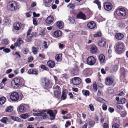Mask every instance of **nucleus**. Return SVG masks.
Returning <instances> with one entry per match:
<instances>
[{"label": "nucleus", "instance_id": "1", "mask_svg": "<svg viewBox=\"0 0 128 128\" xmlns=\"http://www.w3.org/2000/svg\"><path fill=\"white\" fill-rule=\"evenodd\" d=\"M25 83L24 80L22 78H16L12 80L11 85L13 86L18 87L20 85H24Z\"/></svg>", "mask_w": 128, "mask_h": 128}, {"label": "nucleus", "instance_id": "2", "mask_svg": "<svg viewBox=\"0 0 128 128\" xmlns=\"http://www.w3.org/2000/svg\"><path fill=\"white\" fill-rule=\"evenodd\" d=\"M7 8L12 11H16L18 10L20 7L18 4L14 1L10 2L8 4Z\"/></svg>", "mask_w": 128, "mask_h": 128}, {"label": "nucleus", "instance_id": "3", "mask_svg": "<svg viewBox=\"0 0 128 128\" xmlns=\"http://www.w3.org/2000/svg\"><path fill=\"white\" fill-rule=\"evenodd\" d=\"M116 52L118 54H121L125 50V46L124 44L121 42H117L116 44Z\"/></svg>", "mask_w": 128, "mask_h": 128}, {"label": "nucleus", "instance_id": "4", "mask_svg": "<svg viewBox=\"0 0 128 128\" xmlns=\"http://www.w3.org/2000/svg\"><path fill=\"white\" fill-rule=\"evenodd\" d=\"M126 14V12L124 8H120L114 11L115 16L118 15L119 16H125Z\"/></svg>", "mask_w": 128, "mask_h": 128}, {"label": "nucleus", "instance_id": "5", "mask_svg": "<svg viewBox=\"0 0 128 128\" xmlns=\"http://www.w3.org/2000/svg\"><path fill=\"white\" fill-rule=\"evenodd\" d=\"M96 58L93 56L88 57L86 60L87 64L90 66L94 65L96 62Z\"/></svg>", "mask_w": 128, "mask_h": 128}, {"label": "nucleus", "instance_id": "6", "mask_svg": "<svg viewBox=\"0 0 128 128\" xmlns=\"http://www.w3.org/2000/svg\"><path fill=\"white\" fill-rule=\"evenodd\" d=\"M50 83V81L48 79L44 78L42 79V85L44 88L47 89L48 88Z\"/></svg>", "mask_w": 128, "mask_h": 128}, {"label": "nucleus", "instance_id": "7", "mask_svg": "<svg viewBox=\"0 0 128 128\" xmlns=\"http://www.w3.org/2000/svg\"><path fill=\"white\" fill-rule=\"evenodd\" d=\"M11 99L14 101L18 100L19 98L18 94L16 92H13L11 94L10 96Z\"/></svg>", "mask_w": 128, "mask_h": 128}, {"label": "nucleus", "instance_id": "8", "mask_svg": "<svg viewBox=\"0 0 128 128\" xmlns=\"http://www.w3.org/2000/svg\"><path fill=\"white\" fill-rule=\"evenodd\" d=\"M82 82L81 79L78 77H76L73 78L72 80V83L76 85L79 84Z\"/></svg>", "mask_w": 128, "mask_h": 128}, {"label": "nucleus", "instance_id": "9", "mask_svg": "<svg viewBox=\"0 0 128 128\" xmlns=\"http://www.w3.org/2000/svg\"><path fill=\"white\" fill-rule=\"evenodd\" d=\"M104 7L105 10L109 11L111 10L112 8V5L110 2H106L104 3Z\"/></svg>", "mask_w": 128, "mask_h": 128}, {"label": "nucleus", "instance_id": "10", "mask_svg": "<svg viewBox=\"0 0 128 128\" xmlns=\"http://www.w3.org/2000/svg\"><path fill=\"white\" fill-rule=\"evenodd\" d=\"M26 105L24 104H22L20 105L18 107V111L21 113H23L25 112L26 109L25 107Z\"/></svg>", "mask_w": 128, "mask_h": 128}, {"label": "nucleus", "instance_id": "11", "mask_svg": "<svg viewBox=\"0 0 128 128\" xmlns=\"http://www.w3.org/2000/svg\"><path fill=\"white\" fill-rule=\"evenodd\" d=\"M77 18L83 19L84 20H86L85 14L82 12H80L76 16Z\"/></svg>", "mask_w": 128, "mask_h": 128}, {"label": "nucleus", "instance_id": "12", "mask_svg": "<svg viewBox=\"0 0 128 128\" xmlns=\"http://www.w3.org/2000/svg\"><path fill=\"white\" fill-rule=\"evenodd\" d=\"M54 20V17L50 16L48 17L46 20V24H50L53 23Z\"/></svg>", "mask_w": 128, "mask_h": 128}, {"label": "nucleus", "instance_id": "13", "mask_svg": "<svg viewBox=\"0 0 128 128\" xmlns=\"http://www.w3.org/2000/svg\"><path fill=\"white\" fill-rule=\"evenodd\" d=\"M48 114H49L50 116V119L51 120L55 119V115H54L52 111V110H49L47 112Z\"/></svg>", "mask_w": 128, "mask_h": 128}, {"label": "nucleus", "instance_id": "14", "mask_svg": "<svg viewBox=\"0 0 128 128\" xmlns=\"http://www.w3.org/2000/svg\"><path fill=\"white\" fill-rule=\"evenodd\" d=\"M21 24L20 22H16L14 24V28L16 30H19L21 27Z\"/></svg>", "mask_w": 128, "mask_h": 128}, {"label": "nucleus", "instance_id": "15", "mask_svg": "<svg viewBox=\"0 0 128 128\" xmlns=\"http://www.w3.org/2000/svg\"><path fill=\"white\" fill-rule=\"evenodd\" d=\"M96 26V24L92 21L89 22L87 24L88 27L90 29L94 28Z\"/></svg>", "mask_w": 128, "mask_h": 128}, {"label": "nucleus", "instance_id": "16", "mask_svg": "<svg viewBox=\"0 0 128 128\" xmlns=\"http://www.w3.org/2000/svg\"><path fill=\"white\" fill-rule=\"evenodd\" d=\"M47 110H44L41 111H40V116H42V118L43 119L46 118H47V116L45 112H46Z\"/></svg>", "mask_w": 128, "mask_h": 128}, {"label": "nucleus", "instance_id": "17", "mask_svg": "<svg viewBox=\"0 0 128 128\" xmlns=\"http://www.w3.org/2000/svg\"><path fill=\"white\" fill-rule=\"evenodd\" d=\"M29 74H34L37 75L38 74V71L36 69L32 68L30 69L28 71Z\"/></svg>", "mask_w": 128, "mask_h": 128}, {"label": "nucleus", "instance_id": "18", "mask_svg": "<svg viewBox=\"0 0 128 128\" xmlns=\"http://www.w3.org/2000/svg\"><path fill=\"white\" fill-rule=\"evenodd\" d=\"M112 83V79L110 78H108L106 80V84L107 86L111 85Z\"/></svg>", "mask_w": 128, "mask_h": 128}, {"label": "nucleus", "instance_id": "19", "mask_svg": "<svg viewBox=\"0 0 128 128\" xmlns=\"http://www.w3.org/2000/svg\"><path fill=\"white\" fill-rule=\"evenodd\" d=\"M98 43V46H103L105 45L106 44L105 40L104 38H102L101 40L99 41Z\"/></svg>", "mask_w": 128, "mask_h": 128}, {"label": "nucleus", "instance_id": "20", "mask_svg": "<svg viewBox=\"0 0 128 128\" xmlns=\"http://www.w3.org/2000/svg\"><path fill=\"white\" fill-rule=\"evenodd\" d=\"M98 49L97 47L94 45L92 46L90 48V52L91 53L94 54L96 53Z\"/></svg>", "mask_w": 128, "mask_h": 128}, {"label": "nucleus", "instance_id": "21", "mask_svg": "<svg viewBox=\"0 0 128 128\" xmlns=\"http://www.w3.org/2000/svg\"><path fill=\"white\" fill-rule=\"evenodd\" d=\"M23 41L20 38L18 39L16 42L14 44V46H19L20 45L22 44Z\"/></svg>", "mask_w": 128, "mask_h": 128}, {"label": "nucleus", "instance_id": "22", "mask_svg": "<svg viewBox=\"0 0 128 128\" xmlns=\"http://www.w3.org/2000/svg\"><path fill=\"white\" fill-rule=\"evenodd\" d=\"M47 64L49 67L53 68L55 66V63L54 61L50 60L48 62Z\"/></svg>", "mask_w": 128, "mask_h": 128}, {"label": "nucleus", "instance_id": "23", "mask_svg": "<svg viewBox=\"0 0 128 128\" xmlns=\"http://www.w3.org/2000/svg\"><path fill=\"white\" fill-rule=\"evenodd\" d=\"M124 36L123 34L121 33H118L116 34V38L119 40H122L124 37Z\"/></svg>", "mask_w": 128, "mask_h": 128}, {"label": "nucleus", "instance_id": "24", "mask_svg": "<svg viewBox=\"0 0 128 128\" xmlns=\"http://www.w3.org/2000/svg\"><path fill=\"white\" fill-rule=\"evenodd\" d=\"M62 54H56L55 56V59L57 62H60L61 61L62 59Z\"/></svg>", "mask_w": 128, "mask_h": 128}, {"label": "nucleus", "instance_id": "25", "mask_svg": "<svg viewBox=\"0 0 128 128\" xmlns=\"http://www.w3.org/2000/svg\"><path fill=\"white\" fill-rule=\"evenodd\" d=\"M53 0H43V3L44 5L47 6H49L50 4L52 2Z\"/></svg>", "mask_w": 128, "mask_h": 128}, {"label": "nucleus", "instance_id": "26", "mask_svg": "<svg viewBox=\"0 0 128 128\" xmlns=\"http://www.w3.org/2000/svg\"><path fill=\"white\" fill-rule=\"evenodd\" d=\"M61 92L60 91L56 90L54 92L55 96L57 98L59 99L61 94Z\"/></svg>", "mask_w": 128, "mask_h": 128}, {"label": "nucleus", "instance_id": "27", "mask_svg": "<svg viewBox=\"0 0 128 128\" xmlns=\"http://www.w3.org/2000/svg\"><path fill=\"white\" fill-rule=\"evenodd\" d=\"M56 25L59 28H63L64 26L63 22L60 21H58L56 23Z\"/></svg>", "mask_w": 128, "mask_h": 128}, {"label": "nucleus", "instance_id": "28", "mask_svg": "<svg viewBox=\"0 0 128 128\" xmlns=\"http://www.w3.org/2000/svg\"><path fill=\"white\" fill-rule=\"evenodd\" d=\"M10 118L13 120L18 122H20L21 121V119L17 117L11 116Z\"/></svg>", "mask_w": 128, "mask_h": 128}, {"label": "nucleus", "instance_id": "29", "mask_svg": "<svg viewBox=\"0 0 128 128\" xmlns=\"http://www.w3.org/2000/svg\"><path fill=\"white\" fill-rule=\"evenodd\" d=\"M99 60L101 62H103L105 59V56L103 54L100 55L98 57Z\"/></svg>", "mask_w": 128, "mask_h": 128}, {"label": "nucleus", "instance_id": "30", "mask_svg": "<svg viewBox=\"0 0 128 128\" xmlns=\"http://www.w3.org/2000/svg\"><path fill=\"white\" fill-rule=\"evenodd\" d=\"M6 100V98L4 97H2L0 98V104L2 105L4 104Z\"/></svg>", "mask_w": 128, "mask_h": 128}, {"label": "nucleus", "instance_id": "31", "mask_svg": "<svg viewBox=\"0 0 128 128\" xmlns=\"http://www.w3.org/2000/svg\"><path fill=\"white\" fill-rule=\"evenodd\" d=\"M32 34H30V33H27V37L28 39L26 40V42H29L31 41L30 40V39L32 38Z\"/></svg>", "mask_w": 128, "mask_h": 128}, {"label": "nucleus", "instance_id": "32", "mask_svg": "<svg viewBox=\"0 0 128 128\" xmlns=\"http://www.w3.org/2000/svg\"><path fill=\"white\" fill-rule=\"evenodd\" d=\"M54 34L56 36L59 37L61 35L62 32L60 30L54 32Z\"/></svg>", "mask_w": 128, "mask_h": 128}, {"label": "nucleus", "instance_id": "33", "mask_svg": "<svg viewBox=\"0 0 128 128\" xmlns=\"http://www.w3.org/2000/svg\"><path fill=\"white\" fill-rule=\"evenodd\" d=\"M94 2L97 4L98 8L99 9H100L101 8V6L100 2L98 0H96Z\"/></svg>", "mask_w": 128, "mask_h": 128}, {"label": "nucleus", "instance_id": "34", "mask_svg": "<svg viewBox=\"0 0 128 128\" xmlns=\"http://www.w3.org/2000/svg\"><path fill=\"white\" fill-rule=\"evenodd\" d=\"M66 98V95L65 92L64 91L62 92V96L61 97V99L62 100H64Z\"/></svg>", "mask_w": 128, "mask_h": 128}, {"label": "nucleus", "instance_id": "35", "mask_svg": "<svg viewBox=\"0 0 128 128\" xmlns=\"http://www.w3.org/2000/svg\"><path fill=\"white\" fill-rule=\"evenodd\" d=\"M8 118L7 117H4L0 120V121L6 124H7L6 122L8 120Z\"/></svg>", "mask_w": 128, "mask_h": 128}, {"label": "nucleus", "instance_id": "36", "mask_svg": "<svg viewBox=\"0 0 128 128\" xmlns=\"http://www.w3.org/2000/svg\"><path fill=\"white\" fill-rule=\"evenodd\" d=\"M68 20L71 24H73L75 22V20L73 16L70 17L68 16Z\"/></svg>", "mask_w": 128, "mask_h": 128}, {"label": "nucleus", "instance_id": "37", "mask_svg": "<svg viewBox=\"0 0 128 128\" xmlns=\"http://www.w3.org/2000/svg\"><path fill=\"white\" fill-rule=\"evenodd\" d=\"M32 51L34 54H37V53L38 52V49L36 48L33 46L32 48Z\"/></svg>", "mask_w": 128, "mask_h": 128}, {"label": "nucleus", "instance_id": "38", "mask_svg": "<svg viewBox=\"0 0 128 128\" xmlns=\"http://www.w3.org/2000/svg\"><path fill=\"white\" fill-rule=\"evenodd\" d=\"M29 114H22L20 115V118H21L25 119L29 116Z\"/></svg>", "mask_w": 128, "mask_h": 128}, {"label": "nucleus", "instance_id": "39", "mask_svg": "<svg viewBox=\"0 0 128 128\" xmlns=\"http://www.w3.org/2000/svg\"><path fill=\"white\" fill-rule=\"evenodd\" d=\"M13 108L12 106H10L6 108L5 111L6 112H11L13 110Z\"/></svg>", "mask_w": 128, "mask_h": 128}, {"label": "nucleus", "instance_id": "40", "mask_svg": "<svg viewBox=\"0 0 128 128\" xmlns=\"http://www.w3.org/2000/svg\"><path fill=\"white\" fill-rule=\"evenodd\" d=\"M97 100L98 102L103 103H104L105 102H106L105 100L102 98L100 97L97 98Z\"/></svg>", "mask_w": 128, "mask_h": 128}, {"label": "nucleus", "instance_id": "41", "mask_svg": "<svg viewBox=\"0 0 128 128\" xmlns=\"http://www.w3.org/2000/svg\"><path fill=\"white\" fill-rule=\"evenodd\" d=\"M126 99L125 98H124L120 99L119 102H118V104H123L124 103L126 102Z\"/></svg>", "mask_w": 128, "mask_h": 128}, {"label": "nucleus", "instance_id": "42", "mask_svg": "<svg viewBox=\"0 0 128 128\" xmlns=\"http://www.w3.org/2000/svg\"><path fill=\"white\" fill-rule=\"evenodd\" d=\"M93 86L94 88V92H96L97 89V87L96 82H94L93 83Z\"/></svg>", "mask_w": 128, "mask_h": 128}, {"label": "nucleus", "instance_id": "43", "mask_svg": "<svg viewBox=\"0 0 128 128\" xmlns=\"http://www.w3.org/2000/svg\"><path fill=\"white\" fill-rule=\"evenodd\" d=\"M83 94L86 96H88L89 95V92L88 90H84L82 91Z\"/></svg>", "mask_w": 128, "mask_h": 128}, {"label": "nucleus", "instance_id": "44", "mask_svg": "<svg viewBox=\"0 0 128 128\" xmlns=\"http://www.w3.org/2000/svg\"><path fill=\"white\" fill-rule=\"evenodd\" d=\"M4 21L5 22V24H8L11 22V21L9 18H5L4 20Z\"/></svg>", "mask_w": 128, "mask_h": 128}, {"label": "nucleus", "instance_id": "45", "mask_svg": "<svg viewBox=\"0 0 128 128\" xmlns=\"http://www.w3.org/2000/svg\"><path fill=\"white\" fill-rule=\"evenodd\" d=\"M101 35L100 32H98L94 34V37H100Z\"/></svg>", "mask_w": 128, "mask_h": 128}, {"label": "nucleus", "instance_id": "46", "mask_svg": "<svg viewBox=\"0 0 128 128\" xmlns=\"http://www.w3.org/2000/svg\"><path fill=\"white\" fill-rule=\"evenodd\" d=\"M14 55L17 58H20L21 57L18 52H16L14 54Z\"/></svg>", "mask_w": 128, "mask_h": 128}, {"label": "nucleus", "instance_id": "47", "mask_svg": "<svg viewBox=\"0 0 128 128\" xmlns=\"http://www.w3.org/2000/svg\"><path fill=\"white\" fill-rule=\"evenodd\" d=\"M75 5L74 4L70 3L68 6L71 8L74 9V7Z\"/></svg>", "mask_w": 128, "mask_h": 128}, {"label": "nucleus", "instance_id": "48", "mask_svg": "<svg viewBox=\"0 0 128 128\" xmlns=\"http://www.w3.org/2000/svg\"><path fill=\"white\" fill-rule=\"evenodd\" d=\"M126 23V22H124L123 20H122L120 23L119 26L120 27H124V26L125 24Z\"/></svg>", "mask_w": 128, "mask_h": 128}, {"label": "nucleus", "instance_id": "49", "mask_svg": "<svg viewBox=\"0 0 128 128\" xmlns=\"http://www.w3.org/2000/svg\"><path fill=\"white\" fill-rule=\"evenodd\" d=\"M126 112L125 111H122V112L121 115L123 117L126 116Z\"/></svg>", "mask_w": 128, "mask_h": 128}, {"label": "nucleus", "instance_id": "50", "mask_svg": "<svg viewBox=\"0 0 128 128\" xmlns=\"http://www.w3.org/2000/svg\"><path fill=\"white\" fill-rule=\"evenodd\" d=\"M89 108L92 111H93L94 110V108L93 105L92 104H90L89 105Z\"/></svg>", "mask_w": 128, "mask_h": 128}, {"label": "nucleus", "instance_id": "51", "mask_svg": "<svg viewBox=\"0 0 128 128\" xmlns=\"http://www.w3.org/2000/svg\"><path fill=\"white\" fill-rule=\"evenodd\" d=\"M112 128H119V126L117 124H115L113 125Z\"/></svg>", "mask_w": 128, "mask_h": 128}, {"label": "nucleus", "instance_id": "52", "mask_svg": "<svg viewBox=\"0 0 128 128\" xmlns=\"http://www.w3.org/2000/svg\"><path fill=\"white\" fill-rule=\"evenodd\" d=\"M108 93L110 94H112L114 93V91L113 90L110 89H108Z\"/></svg>", "mask_w": 128, "mask_h": 128}, {"label": "nucleus", "instance_id": "53", "mask_svg": "<svg viewBox=\"0 0 128 128\" xmlns=\"http://www.w3.org/2000/svg\"><path fill=\"white\" fill-rule=\"evenodd\" d=\"M3 50L5 52L7 53L10 52V49L8 48H4Z\"/></svg>", "mask_w": 128, "mask_h": 128}, {"label": "nucleus", "instance_id": "54", "mask_svg": "<svg viewBox=\"0 0 128 128\" xmlns=\"http://www.w3.org/2000/svg\"><path fill=\"white\" fill-rule=\"evenodd\" d=\"M121 73L124 74H125L126 72V70H125L123 68H121Z\"/></svg>", "mask_w": 128, "mask_h": 128}, {"label": "nucleus", "instance_id": "55", "mask_svg": "<svg viewBox=\"0 0 128 128\" xmlns=\"http://www.w3.org/2000/svg\"><path fill=\"white\" fill-rule=\"evenodd\" d=\"M33 22L34 25L37 26L38 25L37 22L36 21V18H34L33 20Z\"/></svg>", "mask_w": 128, "mask_h": 128}, {"label": "nucleus", "instance_id": "56", "mask_svg": "<svg viewBox=\"0 0 128 128\" xmlns=\"http://www.w3.org/2000/svg\"><path fill=\"white\" fill-rule=\"evenodd\" d=\"M43 45L44 48L46 49L48 48V46L47 44V42L46 41H44L43 42Z\"/></svg>", "mask_w": 128, "mask_h": 128}, {"label": "nucleus", "instance_id": "57", "mask_svg": "<svg viewBox=\"0 0 128 128\" xmlns=\"http://www.w3.org/2000/svg\"><path fill=\"white\" fill-rule=\"evenodd\" d=\"M33 60V58L32 56L29 57L28 60V62H30L32 61Z\"/></svg>", "mask_w": 128, "mask_h": 128}, {"label": "nucleus", "instance_id": "58", "mask_svg": "<svg viewBox=\"0 0 128 128\" xmlns=\"http://www.w3.org/2000/svg\"><path fill=\"white\" fill-rule=\"evenodd\" d=\"M85 81L87 83H89L91 82V80L90 78H87L86 79Z\"/></svg>", "mask_w": 128, "mask_h": 128}, {"label": "nucleus", "instance_id": "59", "mask_svg": "<svg viewBox=\"0 0 128 128\" xmlns=\"http://www.w3.org/2000/svg\"><path fill=\"white\" fill-rule=\"evenodd\" d=\"M118 68V66L117 65L114 66L113 68V70L114 71H116Z\"/></svg>", "mask_w": 128, "mask_h": 128}, {"label": "nucleus", "instance_id": "60", "mask_svg": "<svg viewBox=\"0 0 128 128\" xmlns=\"http://www.w3.org/2000/svg\"><path fill=\"white\" fill-rule=\"evenodd\" d=\"M45 30H42L39 33V34L43 36L45 34Z\"/></svg>", "mask_w": 128, "mask_h": 128}, {"label": "nucleus", "instance_id": "61", "mask_svg": "<svg viewBox=\"0 0 128 128\" xmlns=\"http://www.w3.org/2000/svg\"><path fill=\"white\" fill-rule=\"evenodd\" d=\"M33 15L34 17H38L40 15V14H36L35 12H33Z\"/></svg>", "mask_w": 128, "mask_h": 128}, {"label": "nucleus", "instance_id": "62", "mask_svg": "<svg viewBox=\"0 0 128 128\" xmlns=\"http://www.w3.org/2000/svg\"><path fill=\"white\" fill-rule=\"evenodd\" d=\"M103 110H106L107 109V106L105 104H103L102 106Z\"/></svg>", "mask_w": 128, "mask_h": 128}, {"label": "nucleus", "instance_id": "63", "mask_svg": "<svg viewBox=\"0 0 128 128\" xmlns=\"http://www.w3.org/2000/svg\"><path fill=\"white\" fill-rule=\"evenodd\" d=\"M88 72L89 70L88 69H86L84 70V73H86L87 75H88Z\"/></svg>", "mask_w": 128, "mask_h": 128}, {"label": "nucleus", "instance_id": "64", "mask_svg": "<svg viewBox=\"0 0 128 128\" xmlns=\"http://www.w3.org/2000/svg\"><path fill=\"white\" fill-rule=\"evenodd\" d=\"M109 111L111 113L112 112L114 111V109L113 108L110 107L108 108Z\"/></svg>", "mask_w": 128, "mask_h": 128}]
</instances>
